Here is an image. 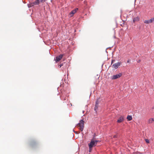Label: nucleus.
Wrapping results in <instances>:
<instances>
[{
	"label": "nucleus",
	"mask_w": 154,
	"mask_h": 154,
	"mask_svg": "<svg viewBox=\"0 0 154 154\" xmlns=\"http://www.w3.org/2000/svg\"><path fill=\"white\" fill-rule=\"evenodd\" d=\"M122 75V74L121 73H119L118 74L112 75L111 77V78L112 79H115L120 78Z\"/></svg>",
	"instance_id": "obj_3"
},
{
	"label": "nucleus",
	"mask_w": 154,
	"mask_h": 154,
	"mask_svg": "<svg viewBox=\"0 0 154 154\" xmlns=\"http://www.w3.org/2000/svg\"><path fill=\"white\" fill-rule=\"evenodd\" d=\"M124 121V117L123 116H120L117 121V122L121 123Z\"/></svg>",
	"instance_id": "obj_8"
},
{
	"label": "nucleus",
	"mask_w": 154,
	"mask_h": 154,
	"mask_svg": "<svg viewBox=\"0 0 154 154\" xmlns=\"http://www.w3.org/2000/svg\"><path fill=\"white\" fill-rule=\"evenodd\" d=\"M139 20V17H136L134 18L133 19V21L134 22H135L138 21Z\"/></svg>",
	"instance_id": "obj_11"
},
{
	"label": "nucleus",
	"mask_w": 154,
	"mask_h": 154,
	"mask_svg": "<svg viewBox=\"0 0 154 154\" xmlns=\"http://www.w3.org/2000/svg\"><path fill=\"white\" fill-rule=\"evenodd\" d=\"M46 0H40V1L41 2H45Z\"/></svg>",
	"instance_id": "obj_16"
},
{
	"label": "nucleus",
	"mask_w": 154,
	"mask_h": 154,
	"mask_svg": "<svg viewBox=\"0 0 154 154\" xmlns=\"http://www.w3.org/2000/svg\"><path fill=\"white\" fill-rule=\"evenodd\" d=\"M63 56V54H60L59 56L56 57V59L55 60L56 62L60 61L61 59Z\"/></svg>",
	"instance_id": "obj_7"
},
{
	"label": "nucleus",
	"mask_w": 154,
	"mask_h": 154,
	"mask_svg": "<svg viewBox=\"0 0 154 154\" xmlns=\"http://www.w3.org/2000/svg\"><path fill=\"white\" fill-rule=\"evenodd\" d=\"M39 0H36L34 2H32L34 5H38L39 3Z\"/></svg>",
	"instance_id": "obj_10"
},
{
	"label": "nucleus",
	"mask_w": 154,
	"mask_h": 154,
	"mask_svg": "<svg viewBox=\"0 0 154 154\" xmlns=\"http://www.w3.org/2000/svg\"><path fill=\"white\" fill-rule=\"evenodd\" d=\"M98 104V103H97V101L96 102V104L95 105V107L94 108V110L95 111H96L98 107H97V105Z\"/></svg>",
	"instance_id": "obj_14"
},
{
	"label": "nucleus",
	"mask_w": 154,
	"mask_h": 154,
	"mask_svg": "<svg viewBox=\"0 0 154 154\" xmlns=\"http://www.w3.org/2000/svg\"><path fill=\"white\" fill-rule=\"evenodd\" d=\"M94 137H93V139L91 140L90 143L88 144V146L90 149V152L91 150L92 149V148L95 146L97 144V143L99 141L98 140H94Z\"/></svg>",
	"instance_id": "obj_1"
},
{
	"label": "nucleus",
	"mask_w": 154,
	"mask_h": 154,
	"mask_svg": "<svg viewBox=\"0 0 154 154\" xmlns=\"http://www.w3.org/2000/svg\"><path fill=\"white\" fill-rule=\"evenodd\" d=\"M130 61V60H128L127 61V63H129Z\"/></svg>",
	"instance_id": "obj_21"
},
{
	"label": "nucleus",
	"mask_w": 154,
	"mask_h": 154,
	"mask_svg": "<svg viewBox=\"0 0 154 154\" xmlns=\"http://www.w3.org/2000/svg\"><path fill=\"white\" fill-rule=\"evenodd\" d=\"M84 121L83 120H82L80 121L79 123L78 124V125L81 131L83 130L84 127Z\"/></svg>",
	"instance_id": "obj_2"
},
{
	"label": "nucleus",
	"mask_w": 154,
	"mask_h": 154,
	"mask_svg": "<svg viewBox=\"0 0 154 154\" xmlns=\"http://www.w3.org/2000/svg\"><path fill=\"white\" fill-rule=\"evenodd\" d=\"M115 61V60H112L111 63L112 64Z\"/></svg>",
	"instance_id": "obj_18"
},
{
	"label": "nucleus",
	"mask_w": 154,
	"mask_h": 154,
	"mask_svg": "<svg viewBox=\"0 0 154 154\" xmlns=\"http://www.w3.org/2000/svg\"><path fill=\"white\" fill-rule=\"evenodd\" d=\"M145 140L146 143H149V141L148 139H145Z\"/></svg>",
	"instance_id": "obj_15"
},
{
	"label": "nucleus",
	"mask_w": 154,
	"mask_h": 154,
	"mask_svg": "<svg viewBox=\"0 0 154 154\" xmlns=\"http://www.w3.org/2000/svg\"><path fill=\"white\" fill-rule=\"evenodd\" d=\"M34 5L32 3H30L29 4H28V6L29 8L31 7L32 6H34Z\"/></svg>",
	"instance_id": "obj_13"
},
{
	"label": "nucleus",
	"mask_w": 154,
	"mask_h": 154,
	"mask_svg": "<svg viewBox=\"0 0 154 154\" xmlns=\"http://www.w3.org/2000/svg\"><path fill=\"white\" fill-rule=\"evenodd\" d=\"M127 119L128 121H131L132 119V117L131 116H128L127 117Z\"/></svg>",
	"instance_id": "obj_12"
},
{
	"label": "nucleus",
	"mask_w": 154,
	"mask_h": 154,
	"mask_svg": "<svg viewBox=\"0 0 154 154\" xmlns=\"http://www.w3.org/2000/svg\"><path fill=\"white\" fill-rule=\"evenodd\" d=\"M121 64V63L120 62H118L114 63L112 66V68L115 69H116L119 66H120Z\"/></svg>",
	"instance_id": "obj_4"
},
{
	"label": "nucleus",
	"mask_w": 154,
	"mask_h": 154,
	"mask_svg": "<svg viewBox=\"0 0 154 154\" xmlns=\"http://www.w3.org/2000/svg\"><path fill=\"white\" fill-rule=\"evenodd\" d=\"M154 121V119L153 118H150L149 119L148 121V122L149 124H151Z\"/></svg>",
	"instance_id": "obj_9"
},
{
	"label": "nucleus",
	"mask_w": 154,
	"mask_h": 154,
	"mask_svg": "<svg viewBox=\"0 0 154 154\" xmlns=\"http://www.w3.org/2000/svg\"><path fill=\"white\" fill-rule=\"evenodd\" d=\"M140 62V60H138L137 61V63H139Z\"/></svg>",
	"instance_id": "obj_19"
},
{
	"label": "nucleus",
	"mask_w": 154,
	"mask_h": 154,
	"mask_svg": "<svg viewBox=\"0 0 154 154\" xmlns=\"http://www.w3.org/2000/svg\"><path fill=\"white\" fill-rule=\"evenodd\" d=\"M114 138H116L117 137V136L116 135H114L113 137Z\"/></svg>",
	"instance_id": "obj_20"
},
{
	"label": "nucleus",
	"mask_w": 154,
	"mask_h": 154,
	"mask_svg": "<svg viewBox=\"0 0 154 154\" xmlns=\"http://www.w3.org/2000/svg\"><path fill=\"white\" fill-rule=\"evenodd\" d=\"M154 21V17H152L149 20H145L144 21V23L146 24H149V23H152Z\"/></svg>",
	"instance_id": "obj_6"
},
{
	"label": "nucleus",
	"mask_w": 154,
	"mask_h": 154,
	"mask_svg": "<svg viewBox=\"0 0 154 154\" xmlns=\"http://www.w3.org/2000/svg\"><path fill=\"white\" fill-rule=\"evenodd\" d=\"M78 8H76L75 9L72 10L69 13V15L70 16V17H72L73 16V15L76 12L78 11Z\"/></svg>",
	"instance_id": "obj_5"
},
{
	"label": "nucleus",
	"mask_w": 154,
	"mask_h": 154,
	"mask_svg": "<svg viewBox=\"0 0 154 154\" xmlns=\"http://www.w3.org/2000/svg\"><path fill=\"white\" fill-rule=\"evenodd\" d=\"M63 66V63H61V64H60L59 65V66L60 67H61L62 66Z\"/></svg>",
	"instance_id": "obj_17"
}]
</instances>
